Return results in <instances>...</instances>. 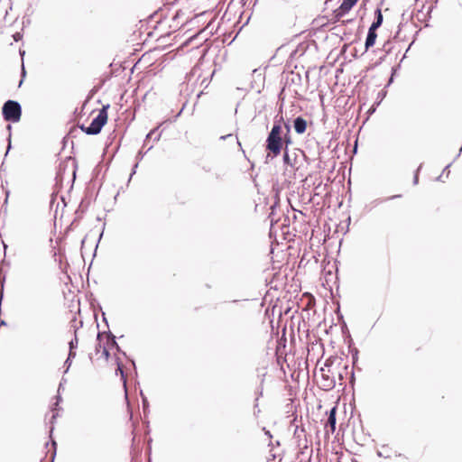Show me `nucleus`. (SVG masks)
<instances>
[{"mask_svg": "<svg viewBox=\"0 0 462 462\" xmlns=\"http://www.w3.org/2000/svg\"><path fill=\"white\" fill-rule=\"evenodd\" d=\"M71 363H72V360H71V359H69V358H67V359L65 360V362H64V365L66 366V369H65L64 373H67V372L69 371V367H70V365H71Z\"/></svg>", "mask_w": 462, "mask_h": 462, "instance_id": "19", "label": "nucleus"}, {"mask_svg": "<svg viewBox=\"0 0 462 462\" xmlns=\"http://www.w3.org/2000/svg\"><path fill=\"white\" fill-rule=\"evenodd\" d=\"M100 337H101V333H100V332H98V334H97V338H100Z\"/></svg>", "mask_w": 462, "mask_h": 462, "instance_id": "44", "label": "nucleus"}, {"mask_svg": "<svg viewBox=\"0 0 462 462\" xmlns=\"http://www.w3.org/2000/svg\"><path fill=\"white\" fill-rule=\"evenodd\" d=\"M283 148V139L282 137H273L267 135L265 141V149L268 152L266 159L268 158H275L277 157Z\"/></svg>", "mask_w": 462, "mask_h": 462, "instance_id": "3", "label": "nucleus"}, {"mask_svg": "<svg viewBox=\"0 0 462 462\" xmlns=\"http://www.w3.org/2000/svg\"><path fill=\"white\" fill-rule=\"evenodd\" d=\"M325 365H326V366H328V360L326 361Z\"/></svg>", "mask_w": 462, "mask_h": 462, "instance_id": "47", "label": "nucleus"}, {"mask_svg": "<svg viewBox=\"0 0 462 462\" xmlns=\"http://www.w3.org/2000/svg\"><path fill=\"white\" fill-rule=\"evenodd\" d=\"M233 137V134H226V135H222L220 137L221 140H226V139H228V138H232Z\"/></svg>", "mask_w": 462, "mask_h": 462, "instance_id": "29", "label": "nucleus"}, {"mask_svg": "<svg viewBox=\"0 0 462 462\" xmlns=\"http://www.w3.org/2000/svg\"><path fill=\"white\" fill-rule=\"evenodd\" d=\"M7 128H8V130L10 131L12 127H11V125H7Z\"/></svg>", "mask_w": 462, "mask_h": 462, "instance_id": "45", "label": "nucleus"}, {"mask_svg": "<svg viewBox=\"0 0 462 462\" xmlns=\"http://www.w3.org/2000/svg\"><path fill=\"white\" fill-rule=\"evenodd\" d=\"M138 163H139V162H136V163L134 165V167H133V171H132V172H131V174H130V178H129V180H131V178L133 177V175L135 173L136 169H137V167H138Z\"/></svg>", "mask_w": 462, "mask_h": 462, "instance_id": "26", "label": "nucleus"}, {"mask_svg": "<svg viewBox=\"0 0 462 462\" xmlns=\"http://www.w3.org/2000/svg\"><path fill=\"white\" fill-rule=\"evenodd\" d=\"M264 376H265V374H263L261 383H260V388L257 390V393H256L257 397L255 399V403H254V415H256L257 413L260 412V410L258 409V399L260 396L263 395V384L264 382Z\"/></svg>", "mask_w": 462, "mask_h": 462, "instance_id": "11", "label": "nucleus"}, {"mask_svg": "<svg viewBox=\"0 0 462 462\" xmlns=\"http://www.w3.org/2000/svg\"><path fill=\"white\" fill-rule=\"evenodd\" d=\"M451 163L448 164L445 169L443 170V172L442 174H444L445 172H447V175H448L449 173V171H448V168L450 167Z\"/></svg>", "mask_w": 462, "mask_h": 462, "instance_id": "31", "label": "nucleus"}, {"mask_svg": "<svg viewBox=\"0 0 462 462\" xmlns=\"http://www.w3.org/2000/svg\"><path fill=\"white\" fill-rule=\"evenodd\" d=\"M107 344L110 346L116 347L117 351H121L118 344L116 343V337L111 332H108L107 334Z\"/></svg>", "mask_w": 462, "mask_h": 462, "instance_id": "12", "label": "nucleus"}, {"mask_svg": "<svg viewBox=\"0 0 462 462\" xmlns=\"http://www.w3.org/2000/svg\"><path fill=\"white\" fill-rule=\"evenodd\" d=\"M358 0H343L338 8L333 12L336 22H338L345 14H346Z\"/></svg>", "mask_w": 462, "mask_h": 462, "instance_id": "4", "label": "nucleus"}, {"mask_svg": "<svg viewBox=\"0 0 462 462\" xmlns=\"http://www.w3.org/2000/svg\"><path fill=\"white\" fill-rule=\"evenodd\" d=\"M75 356H76V352L74 350H72V349H69V355H68L67 358H69V359L72 360Z\"/></svg>", "mask_w": 462, "mask_h": 462, "instance_id": "23", "label": "nucleus"}, {"mask_svg": "<svg viewBox=\"0 0 462 462\" xmlns=\"http://www.w3.org/2000/svg\"><path fill=\"white\" fill-rule=\"evenodd\" d=\"M2 114L6 122L17 123L22 116V106L18 101L7 100L2 106Z\"/></svg>", "mask_w": 462, "mask_h": 462, "instance_id": "2", "label": "nucleus"}, {"mask_svg": "<svg viewBox=\"0 0 462 462\" xmlns=\"http://www.w3.org/2000/svg\"><path fill=\"white\" fill-rule=\"evenodd\" d=\"M421 168H422V163L420 164V166L418 167V169L416 170V171L414 173V176H413V184L414 185H417L419 183V172L421 170Z\"/></svg>", "mask_w": 462, "mask_h": 462, "instance_id": "16", "label": "nucleus"}, {"mask_svg": "<svg viewBox=\"0 0 462 462\" xmlns=\"http://www.w3.org/2000/svg\"><path fill=\"white\" fill-rule=\"evenodd\" d=\"M20 54H21L22 56H23V55H24V51H20Z\"/></svg>", "mask_w": 462, "mask_h": 462, "instance_id": "43", "label": "nucleus"}, {"mask_svg": "<svg viewBox=\"0 0 462 462\" xmlns=\"http://www.w3.org/2000/svg\"><path fill=\"white\" fill-rule=\"evenodd\" d=\"M383 22V16L382 14V10H381V8H376L374 11V20L369 28L377 31V29L379 27H381Z\"/></svg>", "mask_w": 462, "mask_h": 462, "instance_id": "9", "label": "nucleus"}, {"mask_svg": "<svg viewBox=\"0 0 462 462\" xmlns=\"http://www.w3.org/2000/svg\"><path fill=\"white\" fill-rule=\"evenodd\" d=\"M56 398H57V402L55 403V406H58L59 402L61 401V397H60V395H57Z\"/></svg>", "mask_w": 462, "mask_h": 462, "instance_id": "35", "label": "nucleus"}, {"mask_svg": "<svg viewBox=\"0 0 462 462\" xmlns=\"http://www.w3.org/2000/svg\"><path fill=\"white\" fill-rule=\"evenodd\" d=\"M442 174L437 178V180H440Z\"/></svg>", "mask_w": 462, "mask_h": 462, "instance_id": "42", "label": "nucleus"}, {"mask_svg": "<svg viewBox=\"0 0 462 462\" xmlns=\"http://www.w3.org/2000/svg\"><path fill=\"white\" fill-rule=\"evenodd\" d=\"M461 152H462V146L460 147V149H459V152L457 153V157L455 158V160H456L458 156H460V153H461Z\"/></svg>", "mask_w": 462, "mask_h": 462, "instance_id": "38", "label": "nucleus"}, {"mask_svg": "<svg viewBox=\"0 0 462 462\" xmlns=\"http://www.w3.org/2000/svg\"><path fill=\"white\" fill-rule=\"evenodd\" d=\"M160 138H161V134H158L154 137V140H155V141H158Z\"/></svg>", "mask_w": 462, "mask_h": 462, "instance_id": "37", "label": "nucleus"}, {"mask_svg": "<svg viewBox=\"0 0 462 462\" xmlns=\"http://www.w3.org/2000/svg\"><path fill=\"white\" fill-rule=\"evenodd\" d=\"M103 355L106 356V358H108L110 354L106 347H104L103 349Z\"/></svg>", "mask_w": 462, "mask_h": 462, "instance_id": "28", "label": "nucleus"}, {"mask_svg": "<svg viewBox=\"0 0 462 462\" xmlns=\"http://www.w3.org/2000/svg\"><path fill=\"white\" fill-rule=\"evenodd\" d=\"M142 396V402H143V409L145 411L149 407V402L147 398L143 395V393L141 392Z\"/></svg>", "mask_w": 462, "mask_h": 462, "instance_id": "17", "label": "nucleus"}, {"mask_svg": "<svg viewBox=\"0 0 462 462\" xmlns=\"http://www.w3.org/2000/svg\"><path fill=\"white\" fill-rule=\"evenodd\" d=\"M393 77H391L389 79L388 85L391 84L393 82Z\"/></svg>", "mask_w": 462, "mask_h": 462, "instance_id": "41", "label": "nucleus"}, {"mask_svg": "<svg viewBox=\"0 0 462 462\" xmlns=\"http://www.w3.org/2000/svg\"><path fill=\"white\" fill-rule=\"evenodd\" d=\"M58 415H59L58 413H53L52 416H51V421H50V423L51 424V433L53 430V423H54V420L57 419Z\"/></svg>", "mask_w": 462, "mask_h": 462, "instance_id": "20", "label": "nucleus"}, {"mask_svg": "<svg viewBox=\"0 0 462 462\" xmlns=\"http://www.w3.org/2000/svg\"><path fill=\"white\" fill-rule=\"evenodd\" d=\"M431 10H432V6L430 5L429 8H428V13L431 12Z\"/></svg>", "mask_w": 462, "mask_h": 462, "instance_id": "40", "label": "nucleus"}, {"mask_svg": "<svg viewBox=\"0 0 462 462\" xmlns=\"http://www.w3.org/2000/svg\"><path fill=\"white\" fill-rule=\"evenodd\" d=\"M377 38V32L375 30L368 29L365 42V50L368 51L371 47H373L375 43Z\"/></svg>", "mask_w": 462, "mask_h": 462, "instance_id": "8", "label": "nucleus"}, {"mask_svg": "<svg viewBox=\"0 0 462 462\" xmlns=\"http://www.w3.org/2000/svg\"><path fill=\"white\" fill-rule=\"evenodd\" d=\"M52 445H53V447L55 448V447H56V442H55V441H53V442H52Z\"/></svg>", "mask_w": 462, "mask_h": 462, "instance_id": "48", "label": "nucleus"}, {"mask_svg": "<svg viewBox=\"0 0 462 462\" xmlns=\"http://www.w3.org/2000/svg\"><path fill=\"white\" fill-rule=\"evenodd\" d=\"M144 153L142 151H139L136 155V160L139 162L143 158Z\"/></svg>", "mask_w": 462, "mask_h": 462, "instance_id": "25", "label": "nucleus"}, {"mask_svg": "<svg viewBox=\"0 0 462 462\" xmlns=\"http://www.w3.org/2000/svg\"><path fill=\"white\" fill-rule=\"evenodd\" d=\"M78 343H79L78 337H77V334L75 333V337L69 342V349L74 350L75 348H77Z\"/></svg>", "mask_w": 462, "mask_h": 462, "instance_id": "15", "label": "nucleus"}, {"mask_svg": "<svg viewBox=\"0 0 462 462\" xmlns=\"http://www.w3.org/2000/svg\"><path fill=\"white\" fill-rule=\"evenodd\" d=\"M336 413H337V407H333L328 412V417L327 423H326V427H329L332 433L336 430V423H337Z\"/></svg>", "mask_w": 462, "mask_h": 462, "instance_id": "10", "label": "nucleus"}, {"mask_svg": "<svg viewBox=\"0 0 462 462\" xmlns=\"http://www.w3.org/2000/svg\"><path fill=\"white\" fill-rule=\"evenodd\" d=\"M117 373H120L121 374V377L124 381V385L125 387L126 386V379H125V372H124V369H123V366L120 363H117V369H116V374Z\"/></svg>", "mask_w": 462, "mask_h": 462, "instance_id": "14", "label": "nucleus"}, {"mask_svg": "<svg viewBox=\"0 0 462 462\" xmlns=\"http://www.w3.org/2000/svg\"><path fill=\"white\" fill-rule=\"evenodd\" d=\"M401 197H402V195H393V196H391V197L385 199V200H392V199L401 198Z\"/></svg>", "mask_w": 462, "mask_h": 462, "instance_id": "30", "label": "nucleus"}, {"mask_svg": "<svg viewBox=\"0 0 462 462\" xmlns=\"http://www.w3.org/2000/svg\"><path fill=\"white\" fill-rule=\"evenodd\" d=\"M282 139H283V143H285V147H288V145L291 143L290 134L286 133Z\"/></svg>", "mask_w": 462, "mask_h": 462, "instance_id": "18", "label": "nucleus"}, {"mask_svg": "<svg viewBox=\"0 0 462 462\" xmlns=\"http://www.w3.org/2000/svg\"><path fill=\"white\" fill-rule=\"evenodd\" d=\"M236 142L237 145L242 149L241 143L239 142V140L237 139V137L236 138Z\"/></svg>", "mask_w": 462, "mask_h": 462, "instance_id": "36", "label": "nucleus"}, {"mask_svg": "<svg viewBox=\"0 0 462 462\" xmlns=\"http://www.w3.org/2000/svg\"><path fill=\"white\" fill-rule=\"evenodd\" d=\"M352 20H346L345 23H350Z\"/></svg>", "mask_w": 462, "mask_h": 462, "instance_id": "49", "label": "nucleus"}, {"mask_svg": "<svg viewBox=\"0 0 462 462\" xmlns=\"http://www.w3.org/2000/svg\"><path fill=\"white\" fill-rule=\"evenodd\" d=\"M282 123H283V116L277 115L274 117L273 125L269 132L268 135L273 137H282Z\"/></svg>", "mask_w": 462, "mask_h": 462, "instance_id": "5", "label": "nucleus"}, {"mask_svg": "<svg viewBox=\"0 0 462 462\" xmlns=\"http://www.w3.org/2000/svg\"><path fill=\"white\" fill-rule=\"evenodd\" d=\"M10 149H11V134H9V137H8V147H7L6 153L9 152Z\"/></svg>", "mask_w": 462, "mask_h": 462, "instance_id": "32", "label": "nucleus"}, {"mask_svg": "<svg viewBox=\"0 0 462 462\" xmlns=\"http://www.w3.org/2000/svg\"><path fill=\"white\" fill-rule=\"evenodd\" d=\"M282 160H283L284 164L292 166V162H291V160L289 152H288V147L284 148Z\"/></svg>", "mask_w": 462, "mask_h": 462, "instance_id": "13", "label": "nucleus"}, {"mask_svg": "<svg viewBox=\"0 0 462 462\" xmlns=\"http://www.w3.org/2000/svg\"><path fill=\"white\" fill-rule=\"evenodd\" d=\"M321 381L320 387L325 391L333 389L336 385V381L333 377H330L328 374H325L324 368H320Z\"/></svg>", "mask_w": 462, "mask_h": 462, "instance_id": "6", "label": "nucleus"}, {"mask_svg": "<svg viewBox=\"0 0 462 462\" xmlns=\"http://www.w3.org/2000/svg\"><path fill=\"white\" fill-rule=\"evenodd\" d=\"M13 37L15 42H19L22 39V34L20 32H16L13 35Z\"/></svg>", "mask_w": 462, "mask_h": 462, "instance_id": "24", "label": "nucleus"}, {"mask_svg": "<svg viewBox=\"0 0 462 462\" xmlns=\"http://www.w3.org/2000/svg\"><path fill=\"white\" fill-rule=\"evenodd\" d=\"M353 364H356V362L358 359V350L356 348L353 355H352Z\"/></svg>", "mask_w": 462, "mask_h": 462, "instance_id": "22", "label": "nucleus"}, {"mask_svg": "<svg viewBox=\"0 0 462 462\" xmlns=\"http://www.w3.org/2000/svg\"><path fill=\"white\" fill-rule=\"evenodd\" d=\"M109 105L103 106V107L99 110L97 116L93 118L90 125L88 126H85L81 125L79 128L87 134L96 135L99 134L104 127V125L107 122V109Z\"/></svg>", "mask_w": 462, "mask_h": 462, "instance_id": "1", "label": "nucleus"}, {"mask_svg": "<svg viewBox=\"0 0 462 462\" xmlns=\"http://www.w3.org/2000/svg\"><path fill=\"white\" fill-rule=\"evenodd\" d=\"M293 128L298 134H302L307 129V121L299 116L293 120Z\"/></svg>", "mask_w": 462, "mask_h": 462, "instance_id": "7", "label": "nucleus"}, {"mask_svg": "<svg viewBox=\"0 0 462 462\" xmlns=\"http://www.w3.org/2000/svg\"><path fill=\"white\" fill-rule=\"evenodd\" d=\"M61 387H63L62 383H60V385H59V389H58V392H60V391Z\"/></svg>", "mask_w": 462, "mask_h": 462, "instance_id": "39", "label": "nucleus"}, {"mask_svg": "<svg viewBox=\"0 0 462 462\" xmlns=\"http://www.w3.org/2000/svg\"><path fill=\"white\" fill-rule=\"evenodd\" d=\"M1 325H6L5 321H1Z\"/></svg>", "mask_w": 462, "mask_h": 462, "instance_id": "46", "label": "nucleus"}, {"mask_svg": "<svg viewBox=\"0 0 462 462\" xmlns=\"http://www.w3.org/2000/svg\"><path fill=\"white\" fill-rule=\"evenodd\" d=\"M158 128H159V127H156V128H154V129L151 130V131L147 134V135H146V140H147V139H150V138H152V137H153V134L157 132Z\"/></svg>", "mask_w": 462, "mask_h": 462, "instance_id": "21", "label": "nucleus"}, {"mask_svg": "<svg viewBox=\"0 0 462 462\" xmlns=\"http://www.w3.org/2000/svg\"><path fill=\"white\" fill-rule=\"evenodd\" d=\"M282 124L284 125V127L286 129V133L290 134V132H291V125H290V124L289 123H284V122Z\"/></svg>", "mask_w": 462, "mask_h": 462, "instance_id": "27", "label": "nucleus"}, {"mask_svg": "<svg viewBox=\"0 0 462 462\" xmlns=\"http://www.w3.org/2000/svg\"><path fill=\"white\" fill-rule=\"evenodd\" d=\"M263 430H264V434H265L268 438H270V439H271V438L273 437V436H272V434H271V432H270V430H267L265 428H263Z\"/></svg>", "mask_w": 462, "mask_h": 462, "instance_id": "33", "label": "nucleus"}, {"mask_svg": "<svg viewBox=\"0 0 462 462\" xmlns=\"http://www.w3.org/2000/svg\"><path fill=\"white\" fill-rule=\"evenodd\" d=\"M26 75V71H25V69H24V65L23 64L22 65V77L24 78Z\"/></svg>", "mask_w": 462, "mask_h": 462, "instance_id": "34", "label": "nucleus"}]
</instances>
